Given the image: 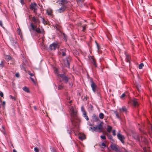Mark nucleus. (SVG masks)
<instances>
[{
  "label": "nucleus",
  "instance_id": "nucleus-24",
  "mask_svg": "<svg viewBox=\"0 0 152 152\" xmlns=\"http://www.w3.org/2000/svg\"><path fill=\"white\" fill-rule=\"evenodd\" d=\"M5 59L7 61H9L11 59V57L10 56L6 55L5 57Z\"/></svg>",
  "mask_w": 152,
  "mask_h": 152
},
{
  "label": "nucleus",
  "instance_id": "nucleus-49",
  "mask_svg": "<svg viewBox=\"0 0 152 152\" xmlns=\"http://www.w3.org/2000/svg\"><path fill=\"white\" fill-rule=\"evenodd\" d=\"M143 149L145 152H146V147H144Z\"/></svg>",
  "mask_w": 152,
  "mask_h": 152
},
{
  "label": "nucleus",
  "instance_id": "nucleus-10",
  "mask_svg": "<svg viewBox=\"0 0 152 152\" xmlns=\"http://www.w3.org/2000/svg\"><path fill=\"white\" fill-rule=\"evenodd\" d=\"M89 58L91 60V63L92 64L93 66L95 67H97V64L96 62V60L94 57L93 56H90Z\"/></svg>",
  "mask_w": 152,
  "mask_h": 152
},
{
  "label": "nucleus",
  "instance_id": "nucleus-39",
  "mask_svg": "<svg viewBox=\"0 0 152 152\" xmlns=\"http://www.w3.org/2000/svg\"><path fill=\"white\" fill-rule=\"evenodd\" d=\"M100 137L103 140H106V137L104 135V136L101 135L100 136Z\"/></svg>",
  "mask_w": 152,
  "mask_h": 152
},
{
  "label": "nucleus",
  "instance_id": "nucleus-47",
  "mask_svg": "<svg viewBox=\"0 0 152 152\" xmlns=\"http://www.w3.org/2000/svg\"><path fill=\"white\" fill-rule=\"evenodd\" d=\"M10 98L12 99H14L15 100H16L15 98L14 97L12 96L11 95L10 96Z\"/></svg>",
  "mask_w": 152,
  "mask_h": 152
},
{
  "label": "nucleus",
  "instance_id": "nucleus-48",
  "mask_svg": "<svg viewBox=\"0 0 152 152\" xmlns=\"http://www.w3.org/2000/svg\"><path fill=\"white\" fill-rule=\"evenodd\" d=\"M86 26H83V31H84L86 29Z\"/></svg>",
  "mask_w": 152,
  "mask_h": 152
},
{
  "label": "nucleus",
  "instance_id": "nucleus-52",
  "mask_svg": "<svg viewBox=\"0 0 152 152\" xmlns=\"http://www.w3.org/2000/svg\"><path fill=\"white\" fill-rule=\"evenodd\" d=\"M72 100H70L68 102V103L69 104H70V105H72V104H71V103H72Z\"/></svg>",
  "mask_w": 152,
  "mask_h": 152
},
{
  "label": "nucleus",
  "instance_id": "nucleus-16",
  "mask_svg": "<svg viewBox=\"0 0 152 152\" xmlns=\"http://www.w3.org/2000/svg\"><path fill=\"white\" fill-rule=\"evenodd\" d=\"M61 64L62 65L63 68H65L66 66V60L63 59L61 61Z\"/></svg>",
  "mask_w": 152,
  "mask_h": 152
},
{
  "label": "nucleus",
  "instance_id": "nucleus-33",
  "mask_svg": "<svg viewBox=\"0 0 152 152\" xmlns=\"http://www.w3.org/2000/svg\"><path fill=\"white\" fill-rule=\"evenodd\" d=\"M106 141H104V142H102L101 143V145L102 146H104V147H106Z\"/></svg>",
  "mask_w": 152,
  "mask_h": 152
},
{
  "label": "nucleus",
  "instance_id": "nucleus-60",
  "mask_svg": "<svg viewBox=\"0 0 152 152\" xmlns=\"http://www.w3.org/2000/svg\"><path fill=\"white\" fill-rule=\"evenodd\" d=\"M31 80L33 81V82H34V79L32 78H31Z\"/></svg>",
  "mask_w": 152,
  "mask_h": 152
},
{
  "label": "nucleus",
  "instance_id": "nucleus-37",
  "mask_svg": "<svg viewBox=\"0 0 152 152\" xmlns=\"http://www.w3.org/2000/svg\"><path fill=\"white\" fill-rule=\"evenodd\" d=\"M113 135V136H115L116 135V130L115 129L113 130L112 131Z\"/></svg>",
  "mask_w": 152,
  "mask_h": 152
},
{
  "label": "nucleus",
  "instance_id": "nucleus-56",
  "mask_svg": "<svg viewBox=\"0 0 152 152\" xmlns=\"http://www.w3.org/2000/svg\"><path fill=\"white\" fill-rule=\"evenodd\" d=\"M69 84L71 86H72L73 85V83H72V82L69 83Z\"/></svg>",
  "mask_w": 152,
  "mask_h": 152
},
{
  "label": "nucleus",
  "instance_id": "nucleus-13",
  "mask_svg": "<svg viewBox=\"0 0 152 152\" xmlns=\"http://www.w3.org/2000/svg\"><path fill=\"white\" fill-rule=\"evenodd\" d=\"M125 55L126 56V61L127 62H129V63H130V61L131 59L130 55L128 54L125 53Z\"/></svg>",
  "mask_w": 152,
  "mask_h": 152
},
{
  "label": "nucleus",
  "instance_id": "nucleus-30",
  "mask_svg": "<svg viewBox=\"0 0 152 152\" xmlns=\"http://www.w3.org/2000/svg\"><path fill=\"white\" fill-rule=\"evenodd\" d=\"M42 23L44 24V25H47L48 24V22L46 21L43 18H42Z\"/></svg>",
  "mask_w": 152,
  "mask_h": 152
},
{
  "label": "nucleus",
  "instance_id": "nucleus-12",
  "mask_svg": "<svg viewBox=\"0 0 152 152\" xmlns=\"http://www.w3.org/2000/svg\"><path fill=\"white\" fill-rule=\"evenodd\" d=\"M30 6V8L31 10H37V4L36 3H31Z\"/></svg>",
  "mask_w": 152,
  "mask_h": 152
},
{
  "label": "nucleus",
  "instance_id": "nucleus-17",
  "mask_svg": "<svg viewBox=\"0 0 152 152\" xmlns=\"http://www.w3.org/2000/svg\"><path fill=\"white\" fill-rule=\"evenodd\" d=\"M120 112H123L126 113L127 112V109L125 106H123L121 108L119 109Z\"/></svg>",
  "mask_w": 152,
  "mask_h": 152
},
{
  "label": "nucleus",
  "instance_id": "nucleus-2",
  "mask_svg": "<svg viewBox=\"0 0 152 152\" xmlns=\"http://www.w3.org/2000/svg\"><path fill=\"white\" fill-rule=\"evenodd\" d=\"M103 123L102 122H101L98 126H95L93 127H91L89 128V130L92 129V131H94L97 129V132H102L103 125Z\"/></svg>",
  "mask_w": 152,
  "mask_h": 152
},
{
  "label": "nucleus",
  "instance_id": "nucleus-6",
  "mask_svg": "<svg viewBox=\"0 0 152 152\" xmlns=\"http://www.w3.org/2000/svg\"><path fill=\"white\" fill-rule=\"evenodd\" d=\"M55 73H56L57 76L60 77L62 80L64 81L65 83L66 82V75L65 72H64V74H60L58 73L56 69L55 71Z\"/></svg>",
  "mask_w": 152,
  "mask_h": 152
},
{
  "label": "nucleus",
  "instance_id": "nucleus-26",
  "mask_svg": "<svg viewBox=\"0 0 152 152\" xmlns=\"http://www.w3.org/2000/svg\"><path fill=\"white\" fill-rule=\"evenodd\" d=\"M134 138L135 139L137 140L138 142H140V138L138 135H137L135 136Z\"/></svg>",
  "mask_w": 152,
  "mask_h": 152
},
{
  "label": "nucleus",
  "instance_id": "nucleus-61",
  "mask_svg": "<svg viewBox=\"0 0 152 152\" xmlns=\"http://www.w3.org/2000/svg\"><path fill=\"white\" fill-rule=\"evenodd\" d=\"M22 68L24 69L25 68L22 65Z\"/></svg>",
  "mask_w": 152,
  "mask_h": 152
},
{
  "label": "nucleus",
  "instance_id": "nucleus-21",
  "mask_svg": "<svg viewBox=\"0 0 152 152\" xmlns=\"http://www.w3.org/2000/svg\"><path fill=\"white\" fill-rule=\"evenodd\" d=\"M126 96L125 94L124 93H123L122 95L120 96V98L121 99L124 100L125 99Z\"/></svg>",
  "mask_w": 152,
  "mask_h": 152
},
{
  "label": "nucleus",
  "instance_id": "nucleus-25",
  "mask_svg": "<svg viewBox=\"0 0 152 152\" xmlns=\"http://www.w3.org/2000/svg\"><path fill=\"white\" fill-rule=\"evenodd\" d=\"M104 115L102 113H101L99 114V117L101 119H103L104 118Z\"/></svg>",
  "mask_w": 152,
  "mask_h": 152
},
{
  "label": "nucleus",
  "instance_id": "nucleus-55",
  "mask_svg": "<svg viewBox=\"0 0 152 152\" xmlns=\"http://www.w3.org/2000/svg\"><path fill=\"white\" fill-rule=\"evenodd\" d=\"M18 29V33L19 34H20V29L19 30V29Z\"/></svg>",
  "mask_w": 152,
  "mask_h": 152
},
{
  "label": "nucleus",
  "instance_id": "nucleus-8",
  "mask_svg": "<svg viewBox=\"0 0 152 152\" xmlns=\"http://www.w3.org/2000/svg\"><path fill=\"white\" fill-rule=\"evenodd\" d=\"M118 138L121 142L123 144L124 143V140L125 139V137L120 133V132H118L117 133Z\"/></svg>",
  "mask_w": 152,
  "mask_h": 152
},
{
  "label": "nucleus",
  "instance_id": "nucleus-31",
  "mask_svg": "<svg viewBox=\"0 0 152 152\" xmlns=\"http://www.w3.org/2000/svg\"><path fill=\"white\" fill-rule=\"evenodd\" d=\"M61 34H62V36H63V37L64 39L66 42V34H64V33H62Z\"/></svg>",
  "mask_w": 152,
  "mask_h": 152
},
{
  "label": "nucleus",
  "instance_id": "nucleus-1",
  "mask_svg": "<svg viewBox=\"0 0 152 152\" xmlns=\"http://www.w3.org/2000/svg\"><path fill=\"white\" fill-rule=\"evenodd\" d=\"M69 110H70L69 113L71 117L70 120L72 124L75 127L76 125L75 119L77 117V112L76 110H74V106L73 105H70Z\"/></svg>",
  "mask_w": 152,
  "mask_h": 152
},
{
  "label": "nucleus",
  "instance_id": "nucleus-3",
  "mask_svg": "<svg viewBox=\"0 0 152 152\" xmlns=\"http://www.w3.org/2000/svg\"><path fill=\"white\" fill-rule=\"evenodd\" d=\"M60 4H61L62 6L59 9L57 10L58 12L61 13L63 11H64L66 7V0H60Z\"/></svg>",
  "mask_w": 152,
  "mask_h": 152
},
{
  "label": "nucleus",
  "instance_id": "nucleus-34",
  "mask_svg": "<svg viewBox=\"0 0 152 152\" xmlns=\"http://www.w3.org/2000/svg\"><path fill=\"white\" fill-rule=\"evenodd\" d=\"M107 136L109 139L110 140H113V137L111 135L108 134Z\"/></svg>",
  "mask_w": 152,
  "mask_h": 152
},
{
  "label": "nucleus",
  "instance_id": "nucleus-35",
  "mask_svg": "<svg viewBox=\"0 0 152 152\" xmlns=\"http://www.w3.org/2000/svg\"><path fill=\"white\" fill-rule=\"evenodd\" d=\"M4 62V61H1V64H0V67L2 68L3 67Z\"/></svg>",
  "mask_w": 152,
  "mask_h": 152
},
{
  "label": "nucleus",
  "instance_id": "nucleus-38",
  "mask_svg": "<svg viewBox=\"0 0 152 152\" xmlns=\"http://www.w3.org/2000/svg\"><path fill=\"white\" fill-rule=\"evenodd\" d=\"M47 12L48 13V14L49 15H51V14L52 13V11L51 10H48L47 11Z\"/></svg>",
  "mask_w": 152,
  "mask_h": 152
},
{
  "label": "nucleus",
  "instance_id": "nucleus-46",
  "mask_svg": "<svg viewBox=\"0 0 152 152\" xmlns=\"http://www.w3.org/2000/svg\"><path fill=\"white\" fill-rule=\"evenodd\" d=\"M61 54L62 56H64L66 55V53L65 52L63 51L62 52Z\"/></svg>",
  "mask_w": 152,
  "mask_h": 152
},
{
  "label": "nucleus",
  "instance_id": "nucleus-59",
  "mask_svg": "<svg viewBox=\"0 0 152 152\" xmlns=\"http://www.w3.org/2000/svg\"><path fill=\"white\" fill-rule=\"evenodd\" d=\"M13 152H17L16 150L15 149H13Z\"/></svg>",
  "mask_w": 152,
  "mask_h": 152
},
{
  "label": "nucleus",
  "instance_id": "nucleus-14",
  "mask_svg": "<svg viewBox=\"0 0 152 152\" xmlns=\"http://www.w3.org/2000/svg\"><path fill=\"white\" fill-rule=\"evenodd\" d=\"M92 118L93 119V121L96 122L98 121L99 120V118L98 116L95 114H93L92 116Z\"/></svg>",
  "mask_w": 152,
  "mask_h": 152
},
{
  "label": "nucleus",
  "instance_id": "nucleus-23",
  "mask_svg": "<svg viewBox=\"0 0 152 152\" xmlns=\"http://www.w3.org/2000/svg\"><path fill=\"white\" fill-rule=\"evenodd\" d=\"M79 139L81 140H83L86 139V137L84 134L80 135L79 136Z\"/></svg>",
  "mask_w": 152,
  "mask_h": 152
},
{
  "label": "nucleus",
  "instance_id": "nucleus-11",
  "mask_svg": "<svg viewBox=\"0 0 152 152\" xmlns=\"http://www.w3.org/2000/svg\"><path fill=\"white\" fill-rule=\"evenodd\" d=\"M29 19H31L32 18V20L35 23H39L40 21L38 18H36L35 17H32L31 15L29 16Z\"/></svg>",
  "mask_w": 152,
  "mask_h": 152
},
{
  "label": "nucleus",
  "instance_id": "nucleus-36",
  "mask_svg": "<svg viewBox=\"0 0 152 152\" xmlns=\"http://www.w3.org/2000/svg\"><path fill=\"white\" fill-rule=\"evenodd\" d=\"M10 42L12 43V45H14L16 43V42H14V41L13 40V38H12V39L10 40Z\"/></svg>",
  "mask_w": 152,
  "mask_h": 152
},
{
  "label": "nucleus",
  "instance_id": "nucleus-44",
  "mask_svg": "<svg viewBox=\"0 0 152 152\" xmlns=\"http://www.w3.org/2000/svg\"><path fill=\"white\" fill-rule=\"evenodd\" d=\"M15 76L17 77H19L20 75L18 73H16L15 75Z\"/></svg>",
  "mask_w": 152,
  "mask_h": 152
},
{
  "label": "nucleus",
  "instance_id": "nucleus-51",
  "mask_svg": "<svg viewBox=\"0 0 152 152\" xmlns=\"http://www.w3.org/2000/svg\"><path fill=\"white\" fill-rule=\"evenodd\" d=\"M20 2L21 4H23L24 3L23 0H20Z\"/></svg>",
  "mask_w": 152,
  "mask_h": 152
},
{
  "label": "nucleus",
  "instance_id": "nucleus-18",
  "mask_svg": "<svg viewBox=\"0 0 152 152\" xmlns=\"http://www.w3.org/2000/svg\"><path fill=\"white\" fill-rule=\"evenodd\" d=\"M67 66H68V67L69 68V66L71 64L72 61L71 57H68L67 58Z\"/></svg>",
  "mask_w": 152,
  "mask_h": 152
},
{
  "label": "nucleus",
  "instance_id": "nucleus-22",
  "mask_svg": "<svg viewBox=\"0 0 152 152\" xmlns=\"http://www.w3.org/2000/svg\"><path fill=\"white\" fill-rule=\"evenodd\" d=\"M95 43H96V45L97 46V48L98 49V53H100L99 50H100V47L99 45V44L96 42V41H95Z\"/></svg>",
  "mask_w": 152,
  "mask_h": 152
},
{
  "label": "nucleus",
  "instance_id": "nucleus-27",
  "mask_svg": "<svg viewBox=\"0 0 152 152\" xmlns=\"http://www.w3.org/2000/svg\"><path fill=\"white\" fill-rule=\"evenodd\" d=\"M23 90L25 91L28 93L29 92L28 88L26 87H25L23 88Z\"/></svg>",
  "mask_w": 152,
  "mask_h": 152
},
{
  "label": "nucleus",
  "instance_id": "nucleus-5",
  "mask_svg": "<svg viewBox=\"0 0 152 152\" xmlns=\"http://www.w3.org/2000/svg\"><path fill=\"white\" fill-rule=\"evenodd\" d=\"M110 147L112 150L115 151L116 152H121L118 146L115 144H111Z\"/></svg>",
  "mask_w": 152,
  "mask_h": 152
},
{
  "label": "nucleus",
  "instance_id": "nucleus-53",
  "mask_svg": "<svg viewBox=\"0 0 152 152\" xmlns=\"http://www.w3.org/2000/svg\"><path fill=\"white\" fill-rule=\"evenodd\" d=\"M0 25L3 27L2 22L1 21H0Z\"/></svg>",
  "mask_w": 152,
  "mask_h": 152
},
{
  "label": "nucleus",
  "instance_id": "nucleus-64",
  "mask_svg": "<svg viewBox=\"0 0 152 152\" xmlns=\"http://www.w3.org/2000/svg\"><path fill=\"white\" fill-rule=\"evenodd\" d=\"M40 15V14H39V15H38V16H39V15Z\"/></svg>",
  "mask_w": 152,
  "mask_h": 152
},
{
  "label": "nucleus",
  "instance_id": "nucleus-58",
  "mask_svg": "<svg viewBox=\"0 0 152 152\" xmlns=\"http://www.w3.org/2000/svg\"><path fill=\"white\" fill-rule=\"evenodd\" d=\"M29 74L31 76H32L34 75L32 73H31L30 74Z\"/></svg>",
  "mask_w": 152,
  "mask_h": 152
},
{
  "label": "nucleus",
  "instance_id": "nucleus-9",
  "mask_svg": "<svg viewBox=\"0 0 152 152\" xmlns=\"http://www.w3.org/2000/svg\"><path fill=\"white\" fill-rule=\"evenodd\" d=\"M129 103L132 104L134 107L138 106L139 105L137 99L136 98H134L130 100Z\"/></svg>",
  "mask_w": 152,
  "mask_h": 152
},
{
  "label": "nucleus",
  "instance_id": "nucleus-29",
  "mask_svg": "<svg viewBox=\"0 0 152 152\" xmlns=\"http://www.w3.org/2000/svg\"><path fill=\"white\" fill-rule=\"evenodd\" d=\"M81 110L83 113V114L85 113H86V111H85V109L84 108L83 106H82L81 107Z\"/></svg>",
  "mask_w": 152,
  "mask_h": 152
},
{
  "label": "nucleus",
  "instance_id": "nucleus-43",
  "mask_svg": "<svg viewBox=\"0 0 152 152\" xmlns=\"http://www.w3.org/2000/svg\"><path fill=\"white\" fill-rule=\"evenodd\" d=\"M76 0L77 2H79V3L83 2L84 1V0Z\"/></svg>",
  "mask_w": 152,
  "mask_h": 152
},
{
  "label": "nucleus",
  "instance_id": "nucleus-54",
  "mask_svg": "<svg viewBox=\"0 0 152 152\" xmlns=\"http://www.w3.org/2000/svg\"><path fill=\"white\" fill-rule=\"evenodd\" d=\"M34 12L35 14H37V12L36 11V10H34Z\"/></svg>",
  "mask_w": 152,
  "mask_h": 152
},
{
  "label": "nucleus",
  "instance_id": "nucleus-62",
  "mask_svg": "<svg viewBox=\"0 0 152 152\" xmlns=\"http://www.w3.org/2000/svg\"><path fill=\"white\" fill-rule=\"evenodd\" d=\"M99 51H100V53H99V54H101V51H100V50H99Z\"/></svg>",
  "mask_w": 152,
  "mask_h": 152
},
{
  "label": "nucleus",
  "instance_id": "nucleus-41",
  "mask_svg": "<svg viewBox=\"0 0 152 152\" xmlns=\"http://www.w3.org/2000/svg\"><path fill=\"white\" fill-rule=\"evenodd\" d=\"M58 89H61L63 88V86L62 85H59L58 86Z\"/></svg>",
  "mask_w": 152,
  "mask_h": 152
},
{
  "label": "nucleus",
  "instance_id": "nucleus-57",
  "mask_svg": "<svg viewBox=\"0 0 152 152\" xmlns=\"http://www.w3.org/2000/svg\"><path fill=\"white\" fill-rule=\"evenodd\" d=\"M34 109L36 110H37V108H36V107L35 106H34Z\"/></svg>",
  "mask_w": 152,
  "mask_h": 152
},
{
  "label": "nucleus",
  "instance_id": "nucleus-63",
  "mask_svg": "<svg viewBox=\"0 0 152 152\" xmlns=\"http://www.w3.org/2000/svg\"><path fill=\"white\" fill-rule=\"evenodd\" d=\"M68 77H67V83L68 82Z\"/></svg>",
  "mask_w": 152,
  "mask_h": 152
},
{
  "label": "nucleus",
  "instance_id": "nucleus-19",
  "mask_svg": "<svg viewBox=\"0 0 152 152\" xmlns=\"http://www.w3.org/2000/svg\"><path fill=\"white\" fill-rule=\"evenodd\" d=\"M114 113L115 115L116 118L119 119H121V117L120 116V114H119L116 111L114 112Z\"/></svg>",
  "mask_w": 152,
  "mask_h": 152
},
{
  "label": "nucleus",
  "instance_id": "nucleus-4",
  "mask_svg": "<svg viewBox=\"0 0 152 152\" xmlns=\"http://www.w3.org/2000/svg\"><path fill=\"white\" fill-rule=\"evenodd\" d=\"M89 81L90 83H91V86L92 88V91L94 92H95L97 88V86L93 81L92 78H89Z\"/></svg>",
  "mask_w": 152,
  "mask_h": 152
},
{
  "label": "nucleus",
  "instance_id": "nucleus-15",
  "mask_svg": "<svg viewBox=\"0 0 152 152\" xmlns=\"http://www.w3.org/2000/svg\"><path fill=\"white\" fill-rule=\"evenodd\" d=\"M58 45L55 43H53L50 46V48L51 50H55L57 47Z\"/></svg>",
  "mask_w": 152,
  "mask_h": 152
},
{
  "label": "nucleus",
  "instance_id": "nucleus-7",
  "mask_svg": "<svg viewBox=\"0 0 152 152\" xmlns=\"http://www.w3.org/2000/svg\"><path fill=\"white\" fill-rule=\"evenodd\" d=\"M30 26L31 27L32 29L34 31H35L37 32L38 33H41V31L40 29L39 28H37V26L36 25H34L33 23H31L30 24Z\"/></svg>",
  "mask_w": 152,
  "mask_h": 152
},
{
  "label": "nucleus",
  "instance_id": "nucleus-50",
  "mask_svg": "<svg viewBox=\"0 0 152 152\" xmlns=\"http://www.w3.org/2000/svg\"><path fill=\"white\" fill-rule=\"evenodd\" d=\"M2 104L4 107L5 104V102L4 101L3 102Z\"/></svg>",
  "mask_w": 152,
  "mask_h": 152
},
{
  "label": "nucleus",
  "instance_id": "nucleus-45",
  "mask_svg": "<svg viewBox=\"0 0 152 152\" xmlns=\"http://www.w3.org/2000/svg\"><path fill=\"white\" fill-rule=\"evenodd\" d=\"M0 96L2 97H3L4 95H3V93H2V92L1 91H0Z\"/></svg>",
  "mask_w": 152,
  "mask_h": 152
},
{
  "label": "nucleus",
  "instance_id": "nucleus-20",
  "mask_svg": "<svg viewBox=\"0 0 152 152\" xmlns=\"http://www.w3.org/2000/svg\"><path fill=\"white\" fill-rule=\"evenodd\" d=\"M113 128L109 125H107V131L108 133H110Z\"/></svg>",
  "mask_w": 152,
  "mask_h": 152
},
{
  "label": "nucleus",
  "instance_id": "nucleus-28",
  "mask_svg": "<svg viewBox=\"0 0 152 152\" xmlns=\"http://www.w3.org/2000/svg\"><path fill=\"white\" fill-rule=\"evenodd\" d=\"M83 116L86 120L87 121L89 120V118H88V116L87 115L86 113H85L83 114Z\"/></svg>",
  "mask_w": 152,
  "mask_h": 152
},
{
  "label": "nucleus",
  "instance_id": "nucleus-40",
  "mask_svg": "<svg viewBox=\"0 0 152 152\" xmlns=\"http://www.w3.org/2000/svg\"><path fill=\"white\" fill-rule=\"evenodd\" d=\"M34 150L35 152H39V150L37 147H35L34 148Z\"/></svg>",
  "mask_w": 152,
  "mask_h": 152
},
{
  "label": "nucleus",
  "instance_id": "nucleus-32",
  "mask_svg": "<svg viewBox=\"0 0 152 152\" xmlns=\"http://www.w3.org/2000/svg\"><path fill=\"white\" fill-rule=\"evenodd\" d=\"M144 66V64L143 63H140L139 65V68L140 69H142V67Z\"/></svg>",
  "mask_w": 152,
  "mask_h": 152
},
{
  "label": "nucleus",
  "instance_id": "nucleus-42",
  "mask_svg": "<svg viewBox=\"0 0 152 152\" xmlns=\"http://www.w3.org/2000/svg\"><path fill=\"white\" fill-rule=\"evenodd\" d=\"M51 151L52 152H57L54 148H51Z\"/></svg>",
  "mask_w": 152,
  "mask_h": 152
}]
</instances>
